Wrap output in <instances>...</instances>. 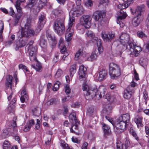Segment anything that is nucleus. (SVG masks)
Wrapping results in <instances>:
<instances>
[{
  "label": "nucleus",
  "instance_id": "680f3d73",
  "mask_svg": "<svg viewBox=\"0 0 149 149\" xmlns=\"http://www.w3.org/2000/svg\"><path fill=\"white\" fill-rule=\"evenodd\" d=\"M71 139L72 141L74 143H75L77 144H79L80 143V141L76 138H74L73 137H72Z\"/></svg>",
  "mask_w": 149,
  "mask_h": 149
},
{
  "label": "nucleus",
  "instance_id": "0e129e2a",
  "mask_svg": "<svg viewBox=\"0 0 149 149\" xmlns=\"http://www.w3.org/2000/svg\"><path fill=\"white\" fill-rule=\"evenodd\" d=\"M10 10L9 14L12 16H13L15 15V13L13 8L10 7Z\"/></svg>",
  "mask_w": 149,
  "mask_h": 149
},
{
  "label": "nucleus",
  "instance_id": "2eb2a0df",
  "mask_svg": "<svg viewBox=\"0 0 149 149\" xmlns=\"http://www.w3.org/2000/svg\"><path fill=\"white\" fill-rule=\"evenodd\" d=\"M101 36L104 42H110L114 38L115 35L112 33H110L108 35L106 34L104 31H102Z\"/></svg>",
  "mask_w": 149,
  "mask_h": 149
},
{
  "label": "nucleus",
  "instance_id": "a18cd8bd",
  "mask_svg": "<svg viewBox=\"0 0 149 149\" xmlns=\"http://www.w3.org/2000/svg\"><path fill=\"white\" fill-rule=\"evenodd\" d=\"M143 49L146 52H148L149 50V41L145 44L143 47Z\"/></svg>",
  "mask_w": 149,
  "mask_h": 149
},
{
  "label": "nucleus",
  "instance_id": "e2e57ef3",
  "mask_svg": "<svg viewBox=\"0 0 149 149\" xmlns=\"http://www.w3.org/2000/svg\"><path fill=\"white\" fill-rule=\"evenodd\" d=\"M105 118L107 120H108L110 123H111V124L113 125V126H114L112 118L107 116H105Z\"/></svg>",
  "mask_w": 149,
  "mask_h": 149
},
{
  "label": "nucleus",
  "instance_id": "2f4dec72",
  "mask_svg": "<svg viewBox=\"0 0 149 149\" xmlns=\"http://www.w3.org/2000/svg\"><path fill=\"white\" fill-rule=\"evenodd\" d=\"M53 13L55 16H58L62 14L63 11L61 8H58L54 10L53 11Z\"/></svg>",
  "mask_w": 149,
  "mask_h": 149
},
{
  "label": "nucleus",
  "instance_id": "58836bf2",
  "mask_svg": "<svg viewBox=\"0 0 149 149\" xmlns=\"http://www.w3.org/2000/svg\"><path fill=\"white\" fill-rule=\"evenodd\" d=\"M0 41L2 40V34L3 32V29L4 28V24L3 22H1L0 23Z\"/></svg>",
  "mask_w": 149,
  "mask_h": 149
},
{
  "label": "nucleus",
  "instance_id": "a878e982",
  "mask_svg": "<svg viewBox=\"0 0 149 149\" xmlns=\"http://www.w3.org/2000/svg\"><path fill=\"white\" fill-rule=\"evenodd\" d=\"M127 15L125 12H124L122 10H120L119 15L117 17V20H121L124 19L127 17Z\"/></svg>",
  "mask_w": 149,
  "mask_h": 149
},
{
  "label": "nucleus",
  "instance_id": "5fc2aeb1",
  "mask_svg": "<svg viewBox=\"0 0 149 149\" xmlns=\"http://www.w3.org/2000/svg\"><path fill=\"white\" fill-rule=\"evenodd\" d=\"M103 97L107 99L108 101H110L111 100V96L110 94L109 93H107L105 95H104V96H103Z\"/></svg>",
  "mask_w": 149,
  "mask_h": 149
},
{
  "label": "nucleus",
  "instance_id": "6e6552de",
  "mask_svg": "<svg viewBox=\"0 0 149 149\" xmlns=\"http://www.w3.org/2000/svg\"><path fill=\"white\" fill-rule=\"evenodd\" d=\"M86 34L88 37L92 39L93 42L96 43L99 53L100 54H101L103 52V50L101 44V40L95 37L94 33L91 31H87Z\"/></svg>",
  "mask_w": 149,
  "mask_h": 149
},
{
  "label": "nucleus",
  "instance_id": "cd10ccee",
  "mask_svg": "<svg viewBox=\"0 0 149 149\" xmlns=\"http://www.w3.org/2000/svg\"><path fill=\"white\" fill-rule=\"evenodd\" d=\"M76 64H73L71 65L70 68V77L72 78L76 71Z\"/></svg>",
  "mask_w": 149,
  "mask_h": 149
},
{
  "label": "nucleus",
  "instance_id": "9b49d317",
  "mask_svg": "<svg viewBox=\"0 0 149 149\" xmlns=\"http://www.w3.org/2000/svg\"><path fill=\"white\" fill-rule=\"evenodd\" d=\"M28 51L29 52V56L31 61H37L36 52L37 51L36 47H33L31 44L27 45Z\"/></svg>",
  "mask_w": 149,
  "mask_h": 149
},
{
  "label": "nucleus",
  "instance_id": "5701e85b",
  "mask_svg": "<svg viewBox=\"0 0 149 149\" xmlns=\"http://www.w3.org/2000/svg\"><path fill=\"white\" fill-rule=\"evenodd\" d=\"M130 115L128 113H126L122 115L119 118V120H121L125 123L127 124L128 123L130 120Z\"/></svg>",
  "mask_w": 149,
  "mask_h": 149
},
{
  "label": "nucleus",
  "instance_id": "4c0bfd02",
  "mask_svg": "<svg viewBox=\"0 0 149 149\" xmlns=\"http://www.w3.org/2000/svg\"><path fill=\"white\" fill-rule=\"evenodd\" d=\"M59 47L60 48L61 52L63 54H65V56H67L68 55V54L67 52V49L65 45H64L63 46H61Z\"/></svg>",
  "mask_w": 149,
  "mask_h": 149
},
{
  "label": "nucleus",
  "instance_id": "b1692460",
  "mask_svg": "<svg viewBox=\"0 0 149 149\" xmlns=\"http://www.w3.org/2000/svg\"><path fill=\"white\" fill-rule=\"evenodd\" d=\"M13 77L11 75H9L7 78L6 86H7L8 90L9 89L12 92V86Z\"/></svg>",
  "mask_w": 149,
  "mask_h": 149
},
{
  "label": "nucleus",
  "instance_id": "bf43d9fd",
  "mask_svg": "<svg viewBox=\"0 0 149 149\" xmlns=\"http://www.w3.org/2000/svg\"><path fill=\"white\" fill-rule=\"evenodd\" d=\"M34 123V121L33 120H31L29 121L27 123V125L28 126H29L30 127V128H31V126L33 125Z\"/></svg>",
  "mask_w": 149,
  "mask_h": 149
},
{
  "label": "nucleus",
  "instance_id": "a19ab883",
  "mask_svg": "<svg viewBox=\"0 0 149 149\" xmlns=\"http://www.w3.org/2000/svg\"><path fill=\"white\" fill-rule=\"evenodd\" d=\"M130 133L132 136L135 138V139L138 141L139 140V139L138 138L135 131L132 128H131L130 130Z\"/></svg>",
  "mask_w": 149,
  "mask_h": 149
},
{
  "label": "nucleus",
  "instance_id": "338daca9",
  "mask_svg": "<svg viewBox=\"0 0 149 149\" xmlns=\"http://www.w3.org/2000/svg\"><path fill=\"white\" fill-rule=\"evenodd\" d=\"M63 38H60L58 44L59 47H60L61 46H64L63 45Z\"/></svg>",
  "mask_w": 149,
  "mask_h": 149
},
{
  "label": "nucleus",
  "instance_id": "37998d69",
  "mask_svg": "<svg viewBox=\"0 0 149 149\" xmlns=\"http://www.w3.org/2000/svg\"><path fill=\"white\" fill-rule=\"evenodd\" d=\"M20 45L18 46L19 48H21L25 46L27 42V40H20Z\"/></svg>",
  "mask_w": 149,
  "mask_h": 149
},
{
  "label": "nucleus",
  "instance_id": "4468645a",
  "mask_svg": "<svg viewBox=\"0 0 149 149\" xmlns=\"http://www.w3.org/2000/svg\"><path fill=\"white\" fill-rule=\"evenodd\" d=\"M19 1H17L16 2L15 6L17 9V13H18V16H16L15 18V25H16L22 15V8L20 7L21 3Z\"/></svg>",
  "mask_w": 149,
  "mask_h": 149
},
{
  "label": "nucleus",
  "instance_id": "13d9d810",
  "mask_svg": "<svg viewBox=\"0 0 149 149\" xmlns=\"http://www.w3.org/2000/svg\"><path fill=\"white\" fill-rule=\"evenodd\" d=\"M34 123V121L33 120H31L29 121L27 123V125L28 126H29L30 127V128H31V126L33 125Z\"/></svg>",
  "mask_w": 149,
  "mask_h": 149
},
{
  "label": "nucleus",
  "instance_id": "f704fd0d",
  "mask_svg": "<svg viewBox=\"0 0 149 149\" xmlns=\"http://www.w3.org/2000/svg\"><path fill=\"white\" fill-rule=\"evenodd\" d=\"M83 52L82 50L79 49L76 53L75 55V59L78 60L80 58V56L83 54Z\"/></svg>",
  "mask_w": 149,
  "mask_h": 149
},
{
  "label": "nucleus",
  "instance_id": "09e8293b",
  "mask_svg": "<svg viewBox=\"0 0 149 149\" xmlns=\"http://www.w3.org/2000/svg\"><path fill=\"white\" fill-rule=\"evenodd\" d=\"M63 72L61 69H58L55 75V77L58 78L60 77L63 74Z\"/></svg>",
  "mask_w": 149,
  "mask_h": 149
},
{
  "label": "nucleus",
  "instance_id": "f03ea898",
  "mask_svg": "<svg viewBox=\"0 0 149 149\" xmlns=\"http://www.w3.org/2000/svg\"><path fill=\"white\" fill-rule=\"evenodd\" d=\"M145 6L141 4L137 7L135 9L134 15H135L132 20V24L135 27L138 26L143 19V12L145 11Z\"/></svg>",
  "mask_w": 149,
  "mask_h": 149
},
{
  "label": "nucleus",
  "instance_id": "8fccbe9b",
  "mask_svg": "<svg viewBox=\"0 0 149 149\" xmlns=\"http://www.w3.org/2000/svg\"><path fill=\"white\" fill-rule=\"evenodd\" d=\"M125 143V149H127L128 148H130V143L129 140L127 138L126 139Z\"/></svg>",
  "mask_w": 149,
  "mask_h": 149
},
{
  "label": "nucleus",
  "instance_id": "9d476101",
  "mask_svg": "<svg viewBox=\"0 0 149 149\" xmlns=\"http://www.w3.org/2000/svg\"><path fill=\"white\" fill-rule=\"evenodd\" d=\"M91 20L92 18L90 15H83L80 18L79 24L85 28L88 29L91 26Z\"/></svg>",
  "mask_w": 149,
  "mask_h": 149
},
{
  "label": "nucleus",
  "instance_id": "69168bd1",
  "mask_svg": "<svg viewBox=\"0 0 149 149\" xmlns=\"http://www.w3.org/2000/svg\"><path fill=\"white\" fill-rule=\"evenodd\" d=\"M77 123L76 124H72L73 125L72 127L70 128V131L71 132H72L73 131H74V130H73V129L74 128L75 129H77L78 128V126L77 125Z\"/></svg>",
  "mask_w": 149,
  "mask_h": 149
},
{
  "label": "nucleus",
  "instance_id": "774afa93",
  "mask_svg": "<svg viewBox=\"0 0 149 149\" xmlns=\"http://www.w3.org/2000/svg\"><path fill=\"white\" fill-rule=\"evenodd\" d=\"M88 145V143L86 142H84L82 144L81 149H87Z\"/></svg>",
  "mask_w": 149,
  "mask_h": 149
},
{
  "label": "nucleus",
  "instance_id": "473e14b6",
  "mask_svg": "<svg viewBox=\"0 0 149 149\" xmlns=\"http://www.w3.org/2000/svg\"><path fill=\"white\" fill-rule=\"evenodd\" d=\"M98 55L97 54L94 53H93L89 57L87 58V60L88 61H93L96 60L97 59Z\"/></svg>",
  "mask_w": 149,
  "mask_h": 149
},
{
  "label": "nucleus",
  "instance_id": "393cba45",
  "mask_svg": "<svg viewBox=\"0 0 149 149\" xmlns=\"http://www.w3.org/2000/svg\"><path fill=\"white\" fill-rule=\"evenodd\" d=\"M102 129L105 135H109L111 134V132L110 128L108 125L104 124L102 126Z\"/></svg>",
  "mask_w": 149,
  "mask_h": 149
},
{
  "label": "nucleus",
  "instance_id": "ddd939ff",
  "mask_svg": "<svg viewBox=\"0 0 149 149\" xmlns=\"http://www.w3.org/2000/svg\"><path fill=\"white\" fill-rule=\"evenodd\" d=\"M86 68L83 65H81L79 67V75L80 81H85L86 78Z\"/></svg>",
  "mask_w": 149,
  "mask_h": 149
},
{
  "label": "nucleus",
  "instance_id": "e433bc0d",
  "mask_svg": "<svg viewBox=\"0 0 149 149\" xmlns=\"http://www.w3.org/2000/svg\"><path fill=\"white\" fill-rule=\"evenodd\" d=\"M46 2V0H39V3L38 5V12L40 10V9L42 8L45 5Z\"/></svg>",
  "mask_w": 149,
  "mask_h": 149
},
{
  "label": "nucleus",
  "instance_id": "a211bd4d",
  "mask_svg": "<svg viewBox=\"0 0 149 149\" xmlns=\"http://www.w3.org/2000/svg\"><path fill=\"white\" fill-rule=\"evenodd\" d=\"M127 124L124 122L119 120L116 124L115 127L117 129L120 130V132H123L127 129Z\"/></svg>",
  "mask_w": 149,
  "mask_h": 149
},
{
  "label": "nucleus",
  "instance_id": "6ab92c4d",
  "mask_svg": "<svg viewBox=\"0 0 149 149\" xmlns=\"http://www.w3.org/2000/svg\"><path fill=\"white\" fill-rule=\"evenodd\" d=\"M47 21L44 15H41L39 17L38 22V27L40 30L41 28L43 27L45 23Z\"/></svg>",
  "mask_w": 149,
  "mask_h": 149
},
{
  "label": "nucleus",
  "instance_id": "052dcab7",
  "mask_svg": "<svg viewBox=\"0 0 149 149\" xmlns=\"http://www.w3.org/2000/svg\"><path fill=\"white\" fill-rule=\"evenodd\" d=\"M60 146L63 149H68V148L70 147L68 146L67 144H65L64 143H60Z\"/></svg>",
  "mask_w": 149,
  "mask_h": 149
},
{
  "label": "nucleus",
  "instance_id": "bb28decb",
  "mask_svg": "<svg viewBox=\"0 0 149 149\" xmlns=\"http://www.w3.org/2000/svg\"><path fill=\"white\" fill-rule=\"evenodd\" d=\"M69 118L70 119V122L72 124H76L77 123V120L76 117V114L75 113H72L70 114Z\"/></svg>",
  "mask_w": 149,
  "mask_h": 149
},
{
  "label": "nucleus",
  "instance_id": "412c9836",
  "mask_svg": "<svg viewBox=\"0 0 149 149\" xmlns=\"http://www.w3.org/2000/svg\"><path fill=\"white\" fill-rule=\"evenodd\" d=\"M47 36L49 41L50 45L52 47L55 46L57 42L55 37L53 35L49 33H47Z\"/></svg>",
  "mask_w": 149,
  "mask_h": 149
},
{
  "label": "nucleus",
  "instance_id": "1a4fd4ad",
  "mask_svg": "<svg viewBox=\"0 0 149 149\" xmlns=\"http://www.w3.org/2000/svg\"><path fill=\"white\" fill-rule=\"evenodd\" d=\"M54 28L55 32L59 35H62L65 30L63 22L60 20H56L54 22Z\"/></svg>",
  "mask_w": 149,
  "mask_h": 149
},
{
  "label": "nucleus",
  "instance_id": "423d86ee",
  "mask_svg": "<svg viewBox=\"0 0 149 149\" xmlns=\"http://www.w3.org/2000/svg\"><path fill=\"white\" fill-rule=\"evenodd\" d=\"M121 70L118 65L113 63L109 65V73L110 77L112 79H116L121 75Z\"/></svg>",
  "mask_w": 149,
  "mask_h": 149
},
{
  "label": "nucleus",
  "instance_id": "603ef678",
  "mask_svg": "<svg viewBox=\"0 0 149 149\" xmlns=\"http://www.w3.org/2000/svg\"><path fill=\"white\" fill-rule=\"evenodd\" d=\"M116 147L117 149H123V146L122 143L119 141L117 142Z\"/></svg>",
  "mask_w": 149,
  "mask_h": 149
},
{
  "label": "nucleus",
  "instance_id": "aec40b11",
  "mask_svg": "<svg viewBox=\"0 0 149 149\" xmlns=\"http://www.w3.org/2000/svg\"><path fill=\"white\" fill-rule=\"evenodd\" d=\"M21 95L20 99L22 103H24L25 101L28 100L29 97L27 95V92L25 88H24L22 89Z\"/></svg>",
  "mask_w": 149,
  "mask_h": 149
},
{
  "label": "nucleus",
  "instance_id": "20e7f679",
  "mask_svg": "<svg viewBox=\"0 0 149 149\" xmlns=\"http://www.w3.org/2000/svg\"><path fill=\"white\" fill-rule=\"evenodd\" d=\"M75 21V18L73 16H70L67 26L65 38L67 41L69 42L72 39L74 30L73 28Z\"/></svg>",
  "mask_w": 149,
  "mask_h": 149
},
{
  "label": "nucleus",
  "instance_id": "49530a36",
  "mask_svg": "<svg viewBox=\"0 0 149 149\" xmlns=\"http://www.w3.org/2000/svg\"><path fill=\"white\" fill-rule=\"evenodd\" d=\"M59 84L60 82L58 81H57L54 84L53 88V91H56L58 89L59 87Z\"/></svg>",
  "mask_w": 149,
  "mask_h": 149
},
{
  "label": "nucleus",
  "instance_id": "0eeeda50",
  "mask_svg": "<svg viewBox=\"0 0 149 149\" xmlns=\"http://www.w3.org/2000/svg\"><path fill=\"white\" fill-rule=\"evenodd\" d=\"M21 37H28L33 36L35 34L34 30L31 29L30 23L28 22L25 24L24 27H21Z\"/></svg>",
  "mask_w": 149,
  "mask_h": 149
},
{
  "label": "nucleus",
  "instance_id": "3c124183",
  "mask_svg": "<svg viewBox=\"0 0 149 149\" xmlns=\"http://www.w3.org/2000/svg\"><path fill=\"white\" fill-rule=\"evenodd\" d=\"M65 92L66 95H68V94L70 93L71 89L69 86L68 85H66L65 87Z\"/></svg>",
  "mask_w": 149,
  "mask_h": 149
},
{
  "label": "nucleus",
  "instance_id": "4d7b16f0",
  "mask_svg": "<svg viewBox=\"0 0 149 149\" xmlns=\"http://www.w3.org/2000/svg\"><path fill=\"white\" fill-rule=\"evenodd\" d=\"M19 68L20 69H22L25 70L26 72L28 71V70L27 67L23 64H21L19 65Z\"/></svg>",
  "mask_w": 149,
  "mask_h": 149
},
{
  "label": "nucleus",
  "instance_id": "7c9ffc66",
  "mask_svg": "<svg viewBox=\"0 0 149 149\" xmlns=\"http://www.w3.org/2000/svg\"><path fill=\"white\" fill-rule=\"evenodd\" d=\"M39 44L43 48H45L47 45V42L44 36H42L40 40Z\"/></svg>",
  "mask_w": 149,
  "mask_h": 149
},
{
  "label": "nucleus",
  "instance_id": "c03bdc74",
  "mask_svg": "<svg viewBox=\"0 0 149 149\" xmlns=\"http://www.w3.org/2000/svg\"><path fill=\"white\" fill-rule=\"evenodd\" d=\"M14 108V105H12V106H9L6 109L7 112L10 113L13 111Z\"/></svg>",
  "mask_w": 149,
  "mask_h": 149
},
{
  "label": "nucleus",
  "instance_id": "f3484780",
  "mask_svg": "<svg viewBox=\"0 0 149 149\" xmlns=\"http://www.w3.org/2000/svg\"><path fill=\"white\" fill-rule=\"evenodd\" d=\"M107 92V89L105 86L103 85L100 86L98 89H97V94L95 96H98L100 98H101L102 97L104 96Z\"/></svg>",
  "mask_w": 149,
  "mask_h": 149
},
{
  "label": "nucleus",
  "instance_id": "ea45409f",
  "mask_svg": "<svg viewBox=\"0 0 149 149\" xmlns=\"http://www.w3.org/2000/svg\"><path fill=\"white\" fill-rule=\"evenodd\" d=\"M10 147V145L9 142L7 141H4L3 144V149H9Z\"/></svg>",
  "mask_w": 149,
  "mask_h": 149
},
{
  "label": "nucleus",
  "instance_id": "c85d7f7f",
  "mask_svg": "<svg viewBox=\"0 0 149 149\" xmlns=\"http://www.w3.org/2000/svg\"><path fill=\"white\" fill-rule=\"evenodd\" d=\"M31 66L38 72H40L42 70V68L41 64L39 62H37L36 66L32 65Z\"/></svg>",
  "mask_w": 149,
  "mask_h": 149
},
{
  "label": "nucleus",
  "instance_id": "72a5a7b5",
  "mask_svg": "<svg viewBox=\"0 0 149 149\" xmlns=\"http://www.w3.org/2000/svg\"><path fill=\"white\" fill-rule=\"evenodd\" d=\"M129 6V4L127 3V2H124V3L122 4H120L117 6V7L120 10H122V9H124L127 8Z\"/></svg>",
  "mask_w": 149,
  "mask_h": 149
},
{
  "label": "nucleus",
  "instance_id": "39448f33",
  "mask_svg": "<svg viewBox=\"0 0 149 149\" xmlns=\"http://www.w3.org/2000/svg\"><path fill=\"white\" fill-rule=\"evenodd\" d=\"M76 5H74L71 11L69 12V16L78 17L84 13L85 10L83 7L81 5V1L80 0H77Z\"/></svg>",
  "mask_w": 149,
  "mask_h": 149
},
{
  "label": "nucleus",
  "instance_id": "6e6d98bb",
  "mask_svg": "<svg viewBox=\"0 0 149 149\" xmlns=\"http://www.w3.org/2000/svg\"><path fill=\"white\" fill-rule=\"evenodd\" d=\"M56 103V100L55 99H52L47 102V103L50 104H55Z\"/></svg>",
  "mask_w": 149,
  "mask_h": 149
},
{
  "label": "nucleus",
  "instance_id": "de8ad7c7",
  "mask_svg": "<svg viewBox=\"0 0 149 149\" xmlns=\"http://www.w3.org/2000/svg\"><path fill=\"white\" fill-rule=\"evenodd\" d=\"M86 2L85 3V5L88 7H91L93 4V2L91 0H86Z\"/></svg>",
  "mask_w": 149,
  "mask_h": 149
},
{
  "label": "nucleus",
  "instance_id": "c756f323",
  "mask_svg": "<svg viewBox=\"0 0 149 149\" xmlns=\"http://www.w3.org/2000/svg\"><path fill=\"white\" fill-rule=\"evenodd\" d=\"M143 118L141 117H138L134 119V121L136 123L138 127H142L143 124L142 123Z\"/></svg>",
  "mask_w": 149,
  "mask_h": 149
},
{
  "label": "nucleus",
  "instance_id": "79ce46f5",
  "mask_svg": "<svg viewBox=\"0 0 149 149\" xmlns=\"http://www.w3.org/2000/svg\"><path fill=\"white\" fill-rule=\"evenodd\" d=\"M30 2L27 4V6L30 8H31L36 3V0H30Z\"/></svg>",
  "mask_w": 149,
  "mask_h": 149
},
{
  "label": "nucleus",
  "instance_id": "4be33fe9",
  "mask_svg": "<svg viewBox=\"0 0 149 149\" xmlns=\"http://www.w3.org/2000/svg\"><path fill=\"white\" fill-rule=\"evenodd\" d=\"M107 72L105 70L102 69L99 72V76L98 79L99 81H101L105 79L107 77Z\"/></svg>",
  "mask_w": 149,
  "mask_h": 149
},
{
  "label": "nucleus",
  "instance_id": "f8f14e48",
  "mask_svg": "<svg viewBox=\"0 0 149 149\" xmlns=\"http://www.w3.org/2000/svg\"><path fill=\"white\" fill-rule=\"evenodd\" d=\"M105 15L104 12L102 11H97L94 13V19L96 21L98 22L99 24L102 25L104 23L103 18Z\"/></svg>",
  "mask_w": 149,
  "mask_h": 149
},
{
  "label": "nucleus",
  "instance_id": "dca6fc26",
  "mask_svg": "<svg viewBox=\"0 0 149 149\" xmlns=\"http://www.w3.org/2000/svg\"><path fill=\"white\" fill-rule=\"evenodd\" d=\"M134 93V89L130 88V86H128L124 91L123 97L125 99H129Z\"/></svg>",
  "mask_w": 149,
  "mask_h": 149
},
{
  "label": "nucleus",
  "instance_id": "7ed1b4c3",
  "mask_svg": "<svg viewBox=\"0 0 149 149\" xmlns=\"http://www.w3.org/2000/svg\"><path fill=\"white\" fill-rule=\"evenodd\" d=\"M83 91L85 92L84 93L85 98L87 100H90L95 96L96 95L97 88L96 86H94L89 88L88 86L86 83L82 85Z\"/></svg>",
  "mask_w": 149,
  "mask_h": 149
},
{
  "label": "nucleus",
  "instance_id": "864d4df0",
  "mask_svg": "<svg viewBox=\"0 0 149 149\" xmlns=\"http://www.w3.org/2000/svg\"><path fill=\"white\" fill-rule=\"evenodd\" d=\"M137 35L138 37L140 38L145 37L146 36L143 32L141 31H139L138 32Z\"/></svg>",
  "mask_w": 149,
  "mask_h": 149
},
{
  "label": "nucleus",
  "instance_id": "f257e3e1",
  "mask_svg": "<svg viewBox=\"0 0 149 149\" xmlns=\"http://www.w3.org/2000/svg\"><path fill=\"white\" fill-rule=\"evenodd\" d=\"M120 42L121 43L119 47H120L122 51H124L127 48V44H128L129 46V50L131 53L130 55H134L136 56L138 55L139 53L141 51V49L140 47L136 45L132 41L130 40L129 35L126 33H122L119 36Z\"/></svg>",
  "mask_w": 149,
  "mask_h": 149
},
{
  "label": "nucleus",
  "instance_id": "c9c22d12",
  "mask_svg": "<svg viewBox=\"0 0 149 149\" xmlns=\"http://www.w3.org/2000/svg\"><path fill=\"white\" fill-rule=\"evenodd\" d=\"M139 63L143 67L146 66L148 64V60L146 58H141L139 61Z\"/></svg>",
  "mask_w": 149,
  "mask_h": 149
}]
</instances>
